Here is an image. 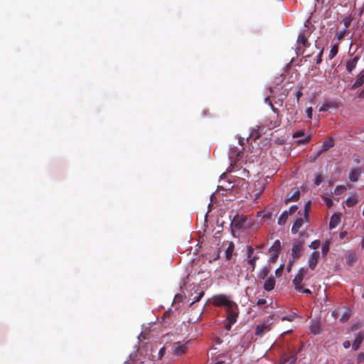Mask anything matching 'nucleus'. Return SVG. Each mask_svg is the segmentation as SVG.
<instances>
[{
  "mask_svg": "<svg viewBox=\"0 0 364 364\" xmlns=\"http://www.w3.org/2000/svg\"><path fill=\"white\" fill-rule=\"evenodd\" d=\"M364 360V353H360L357 357L358 363H360Z\"/></svg>",
  "mask_w": 364,
  "mask_h": 364,
  "instance_id": "obj_48",
  "label": "nucleus"
},
{
  "mask_svg": "<svg viewBox=\"0 0 364 364\" xmlns=\"http://www.w3.org/2000/svg\"><path fill=\"white\" fill-rule=\"evenodd\" d=\"M346 190V186H337L334 189L333 193L335 195L339 196L341 195Z\"/></svg>",
  "mask_w": 364,
  "mask_h": 364,
  "instance_id": "obj_32",
  "label": "nucleus"
},
{
  "mask_svg": "<svg viewBox=\"0 0 364 364\" xmlns=\"http://www.w3.org/2000/svg\"><path fill=\"white\" fill-rule=\"evenodd\" d=\"M323 199L328 208H331L333 205V201L331 198L328 197H323Z\"/></svg>",
  "mask_w": 364,
  "mask_h": 364,
  "instance_id": "obj_43",
  "label": "nucleus"
},
{
  "mask_svg": "<svg viewBox=\"0 0 364 364\" xmlns=\"http://www.w3.org/2000/svg\"><path fill=\"white\" fill-rule=\"evenodd\" d=\"M245 221H246V218H245L243 216L237 215L234 218V219L232 220V224L234 225L235 228L240 229L243 227Z\"/></svg>",
  "mask_w": 364,
  "mask_h": 364,
  "instance_id": "obj_19",
  "label": "nucleus"
},
{
  "mask_svg": "<svg viewBox=\"0 0 364 364\" xmlns=\"http://www.w3.org/2000/svg\"><path fill=\"white\" fill-rule=\"evenodd\" d=\"M358 60H359V57L356 55V56L353 57V58L347 60V62L346 63V70L349 73H351L355 69Z\"/></svg>",
  "mask_w": 364,
  "mask_h": 364,
  "instance_id": "obj_16",
  "label": "nucleus"
},
{
  "mask_svg": "<svg viewBox=\"0 0 364 364\" xmlns=\"http://www.w3.org/2000/svg\"><path fill=\"white\" fill-rule=\"evenodd\" d=\"M297 42L302 44L304 48L309 46L307 37L304 34L301 33L298 36Z\"/></svg>",
  "mask_w": 364,
  "mask_h": 364,
  "instance_id": "obj_23",
  "label": "nucleus"
},
{
  "mask_svg": "<svg viewBox=\"0 0 364 364\" xmlns=\"http://www.w3.org/2000/svg\"><path fill=\"white\" fill-rule=\"evenodd\" d=\"M361 173V168H351L348 174V178L351 182H356L359 179Z\"/></svg>",
  "mask_w": 364,
  "mask_h": 364,
  "instance_id": "obj_9",
  "label": "nucleus"
},
{
  "mask_svg": "<svg viewBox=\"0 0 364 364\" xmlns=\"http://www.w3.org/2000/svg\"><path fill=\"white\" fill-rule=\"evenodd\" d=\"M270 272V268L265 267L260 269V271L258 273V277L260 279H264L266 278V277L268 275L269 272Z\"/></svg>",
  "mask_w": 364,
  "mask_h": 364,
  "instance_id": "obj_25",
  "label": "nucleus"
},
{
  "mask_svg": "<svg viewBox=\"0 0 364 364\" xmlns=\"http://www.w3.org/2000/svg\"><path fill=\"white\" fill-rule=\"evenodd\" d=\"M347 235V232L346 231H342L340 232L339 234V237L341 239H343Z\"/></svg>",
  "mask_w": 364,
  "mask_h": 364,
  "instance_id": "obj_56",
  "label": "nucleus"
},
{
  "mask_svg": "<svg viewBox=\"0 0 364 364\" xmlns=\"http://www.w3.org/2000/svg\"><path fill=\"white\" fill-rule=\"evenodd\" d=\"M343 346L345 348H348L350 346V342L349 341H346L343 343Z\"/></svg>",
  "mask_w": 364,
  "mask_h": 364,
  "instance_id": "obj_54",
  "label": "nucleus"
},
{
  "mask_svg": "<svg viewBox=\"0 0 364 364\" xmlns=\"http://www.w3.org/2000/svg\"><path fill=\"white\" fill-rule=\"evenodd\" d=\"M292 191H293L292 194L290 196H288L284 200V203L286 204H288L289 203L292 202V201H296L300 198V191L298 188H294Z\"/></svg>",
  "mask_w": 364,
  "mask_h": 364,
  "instance_id": "obj_17",
  "label": "nucleus"
},
{
  "mask_svg": "<svg viewBox=\"0 0 364 364\" xmlns=\"http://www.w3.org/2000/svg\"><path fill=\"white\" fill-rule=\"evenodd\" d=\"M342 22L345 27L347 28L350 26L351 23V18L350 17H346L343 19Z\"/></svg>",
  "mask_w": 364,
  "mask_h": 364,
  "instance_id": "obj_40",
  "label": "nucleus"
},
{
  "mask_svg": "<svg viewBox=\"0 0 364 364\" xmlns=\"http://www.w3.org/2000/svg\"><path fill=\"white\" fill-rule=\"evenodd\" d=\"M340 106V104L337 102H326L319 109V112H326L331 108L337 109Z\"/></svg>",
  "mask_w": 364,
  "mask_h": 364,
  "instance_id": "obj_12",
  "label": "nucleus"
},
{
  "mask_svg": "<svg viewBox=\"0 0 364 364\" xmlns=\"http://www.w3.org/2000/svg\"><path fill=\"white\" fill-rule=\"evenodd\" d=\"M338 45H333L330 50L328 58L330 60H332L338 53Z\"/></svg>",
  "mask_w": 364,
  "mask_h": 364,
  "instance_id": "obj_29",
  "label": "nucleus"
},
{
  "mask_svg": "<svg viewBox=\"0 0 364 364\" xmlns=\"http://www.w3.org/2000/svg\"><path fill=\"white\" fill-rule=\"evenodd\" d=\"M188 350V347L186 343L179 344L175 343L173 346V354L177 356H181L186 353Z\"/></svg>",
  "mask_w": 364,
  "mask_h": 364,
  "instance_id": "obj_7",
  "label": "nucleus"
},
{
  "mask_svg": "<svg viewBox=\"0 0 364 364\" xmlns=\"http://www.w3.org/2000/svg\"><path fill=\"white\" fill-rule=\"evenodd\" d=\"M232 303L234 301H230L225 295L223 294L216 296L213 299V304L217 306H224L225 308H228Z\"/></svg>",
  "mask_w": 364,
  "mask_h": 364,
  "instance_id": "obj_6",
  "label": "nucleus"
},
{
  "mask_svg": "<svg viewBox=\"0 0 364 364\" xmlns=\"http://www.w3.org/2000/svg\"><path fill=\"white\" fill-rule=\"evenodd\" d=\"M266 300L264 299H259L258 301H257V305L259 306H261V305H264L266 304Z\"/></svg>",
  "mask_w": 364,
  "mask_h": 364,
  "instance_id": "obj_53",
  "label": "nucleus"
},
{
  "mask_svg": "<svg viewBox=\"0 0 364 364\" xmlns=\"http://www.w3.org/2000/svg\"><path fill=\"white\" fill-rule=\"evenodd\" d=\"M345 33H346L345 31L337 32L336 34V38L338 40H341L344 37Z\"/></svg>",
  "mask_w": 364,
  "mask_h": 364,
  "instance_id": "obj_45",
  "label": "nucleus"
},
{
  "mask_svg": "<svg viewBox=\"0 0 364 364\" xmlns=\"http://www.w3.org/2000/svg\"><path fill=\"white\" fill-rule=\"evenodd\" d=\"M319 246H320V241L318 240H316L310 244L309 247L313 250H316L319 247Z\"/></svg>",
  "mask_w": 364,
  "mask_h": 364,
  "instance_id": "obj_38",
  "label": "nucleus"
},
{
  "mask_svg": "<svg viewBox=\"0 0 364 364\" xmlns=\"http://www.w3.org/2000/svg\"><path fill=\"white\" fill-rule=\"evenodd\" d=\"M311 135H308L306 136H305L304 138L303 139H298L296 141V144L297 145H301V144H307L308 142L310 141L311 140Z\"/></svg>",
  "mask_w": 364,
  "mask_h": 364,
  "instance_id": "obj_33",
  "label": "nucleus"
},
{
  "mask_svg": "<svg viewBox=\"0 0 364 364\" xmlns=\"http://www.w3.org/2000/svg\"><path fill=\"white\" fill-rule=\"evenodd\" d=\"M321 181V176H318L316 178H315V181H314V183L317 186H318L320 184Z\"/></svg>",
  "mask_w": 364,
  "mask_h": 364,
  "instance_id": "obj_52",
  "label": "nucleus"
},
{
  "mask_svg": "<svg viewBox=\"0 0 364 364\" xmlns=\"http://www.w3.org/2000/svg\"><path fill=\"white\" fill-rule=\"evenodd\" d=\"M340 218L338 215H333L331 218L330 223H329V228L330 229L335 228L338 224L340 223Z\"/></svg>",
  "mask_w": 364,
  "mask_h": 364,
  "instance_id": "obj_21",
  "label": "nucleus"
},
{
  "mask_svg": "<svg viewBox=\"0 0 364 364\" xmlns=\"http://www.w3.org/2000/svg\"><path fill=\"white\" fill-rule=\"evenodd\" d=\"M181 298H182V296L181 295H179V294H176L175 296V299H181Z\"/></svg>",
  "mask_w": 364,
  "mask_h": 364,
  "instance_id": "obj_63",
  "label": "nucleus"
},
{
  "mask_svg": "<svg viewBox=\"0 0 364 364\" xmlns=\"http://www.w3.org/2000/svg\"><path fill=\"white\" fill-rule=\"evenodd\" d=\"M361 247H362V249H364V235H363V240L361 241Z\"/></svg>",
  "mask_w": 364,
  "mask_h": 364,
  "instance_id": "obj_62",
  "label": "nucleus"
},
{
  "mask_svg": "<svg viewBox=\"0 0 364 364\" xmlns=\"http://www.w3.org/2000/svg\"><path fill=\"white\" fill-rule=\"evenodd\" d=\"M364 84V70H362L356 77L355 82L353 84L351 89L355 90Z\"/></svg>",
  "mask_w": 364,
  "mask_h": 364,
  "instance_id": "obj_14",
  "label": "nucleus"
},
{
  "mask_svg": "<svg viewBox=\"0 0 364 364\" xmlns=\"http://www.w3.org/2000/svg\"><path fill=\"white\" fill-rule=\"evenodd\" d=\"M203 295H204V291H201L198 292V294L192 299L193 301H192L191 304H194L196 302L199 301L200 300V299L203 296Z\"/></svg>",
  "mask_w": 364,
  "mask_h": 364,
  "instance_id": "obj_35",
  "label": "nucleus"
},
{
  "mask_svg": "<svg viewBox=\"0 0 364 364\" xmlns=\"http://www.w3.org/2000/svg\"><path fill=\"white\" fill-rule=\"evenodd\" d=\"M307 273V269L305 268H301L297 274L295 276L294 279H293V284L294 285L295 289L297 291H301L302 289V284L301 282L304 279V277Z\"/></svg>",
  "mask_w": 364,
  "mask_h": 364,
  "instance_id": "obj_5",
  "label": "nucleus"
},
{
  "mask_svg": "<svg viewBox=\"0 0 364 364\" xmlns=\"http://www.w3.org/2000/svg\"><path fill=\"white\" fill-rule=\"evenodd\" d=\"M304 244L303 240H295L292 244L291 258L297 260L299 259L304 253Z\"/></svg>",
  "mask_w": 364,
  "mask_h": 364,
  "instance_id": "obj_2",
  "label": "nucleus"
},
{
  "mask_svg": "<svg viewBox=\"0 0 364 364\" xmlns=\"http://www.w3.org/2000/svg\"><path fill=\"white\" fill-rule=\"evenodd\" d=\"M275 286V280L273 278H268L264 284V289L266 291H272Z\"/></svg>",
  "mask_w": 364,
  "mask_h": 364,
  "instance_id": "obj_20",
  "label": "nucleus"
},
{
  "mask_svg": "<svg viewBox=\"0 0 364 364\" xmlns=\"http://www.w3.org/2000/svg\"><path fill=\"white\" fill-rule=\"evenodd\" d=\"M259 259L258 252H255V249L251 246L247 247L245 261L251 266V271L253 272L256 268V262Z\"/></svg>",
  "mask_w": 364,
  "mask_h": 364,
  "instance_id": "obj_1",
  "label": "nucleus"
},
{
  "mask_svg": "<svg viewBox=\"0 0 364 364\" xmlns=\"http://www.w3.org/2000/svg\"><path fill=\"white\" fill-rule=\"evenodd\" d=\"M310 205H311V201H308L306 204H305V206H304V219H305V222H309V211L310 210Z\"/></svg>",
  "mask_w": 364,
  "mask_h": 364,
  "instance_id": "obj_30",
  "label": "nucleus"
},
{
  "mask_svg": "<svg viewBox=\"0 0 364 364\" xmlns=\"http://www.w3.org/2000/svg\"><path fill=\"white\" fill-rule=\"evenodd\" d=\"M280 250H281V242L279 240H277L276 241H274V242L270 247L269 252L279 253Z\"/></svg>",
  "mask_w": 364,
  "mask_h": 364,
  "instance_id": "obj_24",
  "label": "nucleus"
},
{
  "mask_svg": "<svg viewBox=\"0 0 364 364\" xmlns=\"http://www.w3.org/2000/svg\"><path fill=\"white\" fill-rule=\"evenodd\" d=\"M287 95V92L286 90H284V92L277 97L278 101L280 102V105L282 104V102L286 98Z\"/></svg>",
  "mask_w": 364,
  "mask_h": 364,
  "instance_id": "obj_39",
  "label": "nucleus"
},
{
  "mask_svg": "<svg viewBox=\"0 0 364 364\" xmlns=\"http://www.w3.org/2000/svg\"><path fill=\"white\" fill-rule=\"evenodd\" d=\"M297 360L296 354H294L291 355H288L287 353H284L281 358L279 363L280 364H285L286 363H289L290 364H295Z\"/></svg>",
  "mask_w": 364,
  "mask_h": 364,
  "instance_id": "obj_10",
  "label": "nucleus"
},
{
  "mask_svg": "<svg viewBox=\"0 0 364 364\" xmlns=\"http://www.w3.org/2000/svg\"><path fill=\"white\" fill-rule=\"evenodd\" d=\"M297 209H298L297 205H291V206L289 208V210H287V213H288L289 215H291V214L294 213L297 210Z\"/></svg>",
  "mask_w": 364,
  "mask_h": 364,
  "instance_id": "obj_44",
  "label": "nucleus"
},
{
  "mask_svg": "<svg viewBox=\"0 0 364 364\" xmlns=\"http://www.w3.org/2000/svg\"><path fill=\"white\" fill-rule=\"evenodd\" d=\"M304 218H297L293 225H292V228H291V232L293 234H296L299 231V229L302 227V225H304Z\"/></svg>",
  "mask_w": 364,
  "mask_h": 364,
  "instance_id": "obj_18",
  "label": "nucleus"
},
{
  "mask_svg": "<svg viewBox=\"0 0 364 364\" xmlns=\"http://www.w3.org/2000/svg\"><path fill=\"white\" fill-rule=\"evenodd\" d=\"M292 318H293V316H289V317L284 316V317H283V318H282V320H283V321H284V320H287V321H292V319H293Z\"/></svg>",
  "mask_w": 364,
  "mask_h": 364,
  "instance_id": "obj_59",
  "label": "nucleus"
},
{
  "mask_svg": "<svg viewBox=\"0 0 364 364\" xmlns=\"http://www.w3.org/2000/svg\"><path fill=\"white\" fill-rule=\"evenodd\" d=\"M234 323H230V321H228V323L225 324V329L229 331L230 330L231 328V326L233 325Z\"/></svg>",
  "mask_w": 364,
  "mask_h": 364,
  "instance_id": "obj_57",
  "label": "nucleus"
},
{
  "mask_svg": "<svg viewBox=\"0 0 364 364\" xmlns=\"http://www.w3.org/2000/svg\"><path fill=\"white\" fill-rule=\"evenodd\" d=\"M303 95V92H301V90H299V91L296 92V95H295V97H296V102H295L296 105H299V101H300V98Z\"/></svg>",
  "mask_w": 364,
  "mask_h": 364,
  "instance_id": "obj_42",
  "label": "nucleus"
},
{
  "mask_svg": "<svg viewBox=\"0 0 364 364\" xmlns=\"http://www.w3.org/2000/svg\"><path fill=\"white\" fill-rule=\"evenodd\" d=\"M346 259L347 264H348L349 265H352L356 261V258L354 254L351 252H348L346 255Z\"/></svg>",
  "mask_w": 364,
  "mask_h": 364,
  "instance_id": "obj_27",
  "label": "nucleus"
},
{
  "mask_svg": "<svg viewBox=\"0 0 364 364\" xmlns=\"http://www.w3.org/2000/svg\"><path fill=\"white\" fill-rule=\"evenodd\" d=\"M264 247V244L259 245L257 246V249H262Z\"/></svg>",
  "mask_w": 364,
  "mask_h": 364,
  "instance_id": "obj_64",
  "label": "nucleus"
},
{
  "mask_svg": "<svg viewBox=\"0 0 364 364\" xmlns=\"http://www.w3.org/2000/svg\"><path fill=\"white\" fill-rule=\"evenodd\" d=\"M305 135V132L304 130H299L293 134L294 138H298L300 136H304Z\"/></svg>",
  "mask_w": 364,
  "mask_h": 364,
  "instance_id": "obj_41",
  "label": "nucleus"
},
{
  "mask_svg": "<svg viewBox=\"0 0 364 364\" xmlns=\"http://www.w3.org/2000/svg\"><path fill=\"white\" fill-rule=\"evenodd\" d=\"M289 215H290L287 213V210L283 211L278 218V224L284 225L287 223Z\"/></svg>",
  "mask_w": 364,
  "mask_h": 364,
  "instance_id": "obj_22",
  "label": "nucleus"
},
{
  "mask_svg": "<svg viewBox=\"0 0 364 364\" xmlns=\"http://www.w3.org/2000/svg\"><path fill=\"white\" fill-rule=\"evenodd\" d=\"M323 49L319 52L317 55L316 63L320 64L322 61Z\"/></svg>",
  "mask_w": 364,
  "mask_h": 364,
  "instance_id": "obj_49",
  "label": "nucleus"
},
{
  "mask_svg": "<svg viewBox=\"0 0 364 364\" xmlns=\"http://www.w3.org/2000/svg\"><path fill=\"white\" fill-rule=\"evenodd\" d=\"M269 326L266 323L259 324L255 328V335L258 336H262L265 332L269 331Z\"/></svg>",
  "mask_w": 364,
  "mask_h": 364,
  "instance_id": "obj_13",
  "label": "nucleus"
},
{
  "mask_svg": "<svg viewBox=\"0 0 364 364\" xmlns=\"http://www.w3.org/2000/svg\"><path fill=\"white\" fill-rule=\"evenodd\" d=\"M260 133L258 130H254L251 132L250 135V138L253 139L254 140H256L260 136Z\"/></svg>",
  "mask_w": 364,
  "mask_h": 364,
  "instance_id": "obj_36",
  "label": "nucleus"
},
{
  "mask_svg": "<svg viewBox=\"0 0 364 364\" xmlns=\"http://www.w3.org/2000/svg\"><path fill=\"white\" fill-rule=\"evenodd\" d=\"M300 292H302L304 294H309L311 293V290L309 289H304V287H302V289L301 291H299Z\"/></svg>",
  "mask_w": 364,
  "mask_h": 364,
  "instance_id": "obj_55",
  "label": "nucleus"
},
{
  "mask_svg": "<svg viewBox=\"0 0 364 364\" xmlns=\"http://www.w3.org/2000/svg\"><path fill=\"white\" fill-rule=\"evenodd\" d=\"M294 262H295V260H294V259H293L290 258V259H289V263H288V264H287V272H291V267H292V265H293V264H294Z\"/></svg>",
  "mask_w": 364,
  "mask_h": 364,
  "instance_id": "obj_46",
  "label": "nucleus"
},
{
  "mask_svg": "<svg viewBox=\"0 0 364 364\" xmlns=\"http://www.w3.org/2000/svg\"><path fill=\"white\" fill-rule=\"evenodd\" d=\"M319 252L318 251L313 252L309 258V267L311 269L314 270L318 261Z\"/></svg>",
  "mask_w": 364,
  "mask_h": 364,
  "instance_id": "obj_8",
  "label": "nucleus"
},
{
  "mask_svg": "<svg viewBox=\"0 0 364 364\" xmlns=\"http://www.w3.org/2000/svg\"><path fill=\"white\" fill-rule=\"evenodd\" d=\"M164 351H165V348H161L159 350V355L161 356L163 355V353H164Z\"/></svg>",
  "mask_w": 364,
  "mask_h": 364,
  "instance_id": "obj_61",
  "label": "nucleus"
},
{
  "mask_svg": "<svg viewBox=\"0 0 364 364\" xmlns=\"http://www.w3.org/2000/svg\"><path fill=\"white\" fill-rule=\"evenodd\" d=\"M234 250V245L230 243L225 251V258L230 260L232 258V252Z\"/></svg>",
  "mask_w": 364,
  "mask_h": 364,
  "instance_id": "obj_28",
  "label": "nucleus"
},
{
  "mask_svg": "<svg viewBox=\"0 0 364 364\" xmlns=\"http://www.w3.org/2000/svg\"><path fill=\"white\" fill-rule=\"evenodd\" d=\"M312 112H313V109H312V107H308L306 109V116L309 119H311L312 118Z\"/></svg>",
  "mask_w": 364,
  "mask_h": 364,
  "instance_id": "obj_47",
  "label": "nucleus"
},
{
  "mask_svg": "<svg viewBox=\"0 0 364 364\" xmlns=\"http://www.w3.org/2000/svg\"><path fill=\"white\" fill-rule=\"evenodd\" d=\"M279 254V253H277V252H272L270 257L269 259V262H272V263L275 262L277 261V259H278Z\"/></svg>",
  "mask_w": 364,
  "mask_h": 364,
  "instance_id": "obj_37",
  "label": "nucleus"
},
{
  "mask_svg": "<svg viewBox=\"0 0 364 364\" xmlns=\"http://www.w3.org/2000/svg\"><path fill=\"white\" fill-rule=\"evenodd\" d=\"M334 146V140L332 137H330L328 140L323 141L321 149L317 153L316 157L321 155V153L328 151L329 149Z\"/></svg>",
  "mask_w": 364,
  "mask_h": 364,
  "instance_id": "obj_11",
  "label": "nucleus"
},
{
  "mask_svg": "<svg viewBox=\"0 0 364 364\" xmlns=\"http://www.w3.org/2000/svg\"><path fill=\"white\" fill-rule=\"evenodd\" d=\"M358 203V199L355 196L348 197L346 199V203L348 207H353Z\"/></svg>",
  "mask_w": 364,
  "mask_h": 364,
  "instance_id": "obj_26",
  "label": "nucleus"
},
{
  "mask_svg": "<svg viewBox=\"0 0 364 364\" xmlns=\"http://www.w3.org/2000/svg\"><path fill=\"white\" fill-rule=\"evenodd\" d=\"M269 105L271 106L272 110L276 113L277 114H279V109L277 108H275L274 105H272V102H269Z\"/></svg>",
  "mask_w": 364,
  "mask_h": 364,
  "instance_id": "obj_51",
  "label": "nucleus"
},
{
  "mask_svg": "<svg viewBox=\"0 0 364 364\" xmlns=\"http://www.w3.org/2000/svg\"><path fill=\"white\" fill-rule=\"evenodd\" d=\"M363 339H364V332L363 331L359 332L356 335V338L352 345L353 349L354 350H357L360 348V346L362 343Z\"/></svg>",
  "mask_w": 364,
  "mask_h": 364,
  "instance_id": "obj_15",
  "label": "nucleus"
},
{
  "mask_svg": "<svg viewBox=\"0 0 364 364\" xmlns=\"http://www.w3.org/2000/svg\"><path fill=\"white\" fill-rule=\"evenodd\" d=\"M358 97L360 98H364V88L360 91V92L358 95Z\"/></svg>",
  "mask_w": 364,
  "mask_h": 364,
  "instance_id": "obj_58",
  "label": "nucleus"
},
{
  "mask_svg": "<svg viewBox=\"0 0 364 364\" xmlns=\"http://www.w3.org/2000/svg\"><path fill=\"white\" fill-rule=\"evenodd\" d=\"M227 320L230 321V323H235L237 321L238 317V308L236 303L230 304L228 308H226Z\"/></svg>",
  "mask_w": 364,
  "mask_h": 364,
  "instance_id": "obj_4",
  "label": "nucleus"
},
{
  "mask_svg": "<svg viewBox=\"0 0 364 364\" xmlns=\"http://www.w3.org/2000/svg\"><path fill=\"white\" fill-rule=\"evenodd\" d=\"M310 331L314 334H318L320 331V326L319 324L316 322L314 323H312L310 326Z\"/></svg>",
  "mask_w": 364,
  "mask_h": 364,
  "instance_id": "obj_31",
  "label": "nucleus"
},
{
  "mask_svg": "<svg viewBox=\"0 0 364 364\" xmlns=\"http://www.w3.org/2000/svg\"><path fill=\"white\" fill-rule=\"evenodd\" d=\"M296 105L294 102L291 103L289 101L286 104L287 114L288 116L287 119L292 123H295L298 120V109Z\"/></svg>",
  "mask_w": 364,
  "mask_h": 364,
  "instance_id": "obj_3",
  "label": "nucleus"
},
{
  "mask_svg": "<svg viewBox=\"0 0 364 364\" xmlns=\"http://www.w3.org/2000/svg\"><path fill=\"white\" fill-rule=\"evenodd\" d=\"M330 249V242L326 241L322 246L321 251L323 256H326Z\"/></svg>",
  "mask_w": 364,
  "mask_h": 364,
  "instance_id": "obj_34",
  "label": "nucleus"
},
{
  "mask_svg": "<svg viewBox=\"0 0 364 364\" xmlns=\"http://www.w3.org/2000/svg\"><path fill=\"white\" fill-rule=\"evenodd\" d=\"M282 270H283V265H282L279 268H278L276 271H275V274L277 276H280L282 272Z\"/></svg>",
  "mask_w": 364,
  "mask_h": 364,
  "instance_id": "obj_50",
  "label": "nucleus"
},
{
  "mask_svg": "<svg viewBox=\"0 0 364 364\" xmlns=\"http://www.w3.org/2000/svg\"><path fill=\"white\" fill-rule=\"evenodd\" d=\"M360 325L359 324H357L355 326H354L352 328V331H355V330H358V328H360Z\"/></svg>",
  "mask_w": 364,
  "mask_h": 364,
  "instance_id": "obj_60",
  "label": "nucleus"
}]
</instances>
